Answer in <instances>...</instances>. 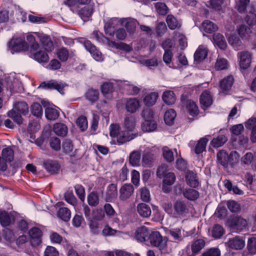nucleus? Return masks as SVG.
Wrapping results in <instances>:
<instances>
[{
  "instance_id": "1",
  "label": "nucleus",
  "mask_w": 256,
  "mask_h": 256,
  "mask_svg": "<svg viewBox=\"0 0 256 256\" xmlns=\"http://www.w3.org/2000/svg\"><path fill=\"white\" fill-rule=\"evenodd\" d=\"M136 124L135 116H126L121 126L117 124H112L110 126V136L116 139L119 145L129 142L136 137L133 133Z\"/></svg>"
},
{
  "instance_id": "2",
  "label": "nucleus",
  "mask_w": 256,
  "mask_h": 256,
  "mask_svg": "<svg viewBox=\"0 0 256 256\" xmlns=\"http://www.w3.org/2000/svg\"><path fill=\"white\" fill-rule=\"evenodd\" d=\"M41 42V46L36 50L30 52V56L40 63H46L49 60L48 52L54 50L53 44L49 36L44 34L38 35Z\"/></svg>"
},
{
  "instance_id": "3",
  "label": "nucleus",
  "mask_w": 256,
  "mask_h": 256,
  "mask_svg": "<svg viewBox=\"0 0 256 256\" xmlns=\"http://www.w3.org/2000/svg\"><path fill=\"white\" fill-rule=\"evenodd\" d=\"M124 24L127 31L131 34L135 31L136 26L138 24V23L136 19L132 18L124 19L113 18L106 23L104 25L106 33L110 36L113 35L114 32L115 26Z\"/></svg>"
},
{
  "instance_id": "4",
  "label": "nucleus",
  "mask_w": 256,
  "mask_h": 256,
  "mask_svg": "<svg viewBox=\"0 0 256 256\" xmlns=\"http://www.w3.org/2000/svg\"><path fill=\"white\" fill-rule=\"evenodd\" d=\"M28 112V106L27 104L24 102H20L14 104L12 110L8 112L7 116L15 123L20 125L22 123V118L20 114L26 115Z\"/></svg>"
},
{
  "instance_id": "5",
  "label": "nucleus",
  "mask_w": 256,
  "mask_h": 256,
  "mask_svg": "<svg viewBox=\"0 0 256 256\" xmlns=\"http://www.w3.org/2000/svg\"><path fill=\"white\" fill-rule=\"evenodd\" d=\"M239 154L236 151H232L228 154L225 150H220L217 154L218 162L224 168L229 165L233 166L238 162Z\"/></svg>"
},
{
  "instance_id": "6",
  "label": "nucleus",
  "mask_w": 256,
  "mask_h": 256,
  "mask_svg": "<svg viewBox=\"0 0 256 256\" xmlns=\"http://www.w3.org/2000/svg\"><path fill=\"white\" fill-rule=\"evenodd\" d=\"M142 116L145 119L142 124V129L144 132H151L155 130L157 128L156 122L152 119L153 112L150 110H144L142 113Z\"/></svg>"
},
{
  "instance_id": "7",
  "label": "nucleus",
  "mask_w": 256,
  "mask_h": 256,
  "mask_svg": "<svg viewBox=\"0 0 256 256\" xmlns=\"http://www.w3.org/2000/svg\"><path fill=\"white\" fill-rule=\"evenodd\" d=\"M237 58L240 70L245 76L246 71L252 63V54L248 51H242L238 53Z\"/></svg>"
},
{
  "instance_id": "8",
  "label": "nucleus",
  "mask_w": 256,
  "mask_h": 256,
  "mask_svg": "<svg viewBox=\"0 0 256 256\" xmlns=\"http://www.w3.org/2000/svg\"><path fill=\"white\" fill-rule=\"evenodd\" d=\"M148 241L150 242L152 246L158 248L162 251H164L167 246L166 240L163 238L158 232H152L148 238Z\"/></svg>"
},
{
  "instance_id": "9",
  "label": "nucleus",
  "mask_w": 256,
  "mask_h": 256,
  "mask_svg": "<svg viewBox=\"0 0 256 256\" xmlns=\"http://www.w3.org/2000/svg\"><path fill=\"white\" fill-rule=\"evenodd\" d=\"M8 48L10 52L24 51L28 50L27 43L24 41V37L13 38L8 43Z\"/></svg>"
},
{
  "instance_id": "10",
  "label": "nucleus",
  "mask_w": 256,
  "mask_h": 256,
  "mask_svg": "<svg viewBox=\"0 0 256 256\" xmlns=\"http://www.w3.org/2000/svg\"><path fill=\"white\" fill-rule=\"evenodd\" d=\"M205 240L202 238H199L194 240L192 243L190 248L188 246L185 250L187 256H194L205 246Z\"/></svg>"
},
{
  "instance_id": "11",
  "label": "nucleus",
  "mask_w": 256,
  "mask_h": 256,
  "mask_svg": "<svg viewBox=\"0 0 256 256\" xmlns=\"http://www.w3.org/2000/svg\"><path fill=\"white\" fill-rule=\"evenodd\" d=\"M84 46L96 60L98 62L103 60L104 56L101 52L90 40H85L84 42Z\"/></svg>"
},
{
  "instance_id": "12",
  "label": "nucleus",
  "mask_w": 256,
  "mask_h": 256,
  "mask_svg": "<svg viewBox=\"0 0 256 256\" xmlns=\"http://www.w3.org/2000/svg\"><path fill=\"white\" fill-rule=\"evenodd\" d=\"M65 85L61 82L55 80H50L48 82L42 83L38 86V88H44L47 90H56L61 94H64V87Z\"/></svg>"
},
{
  "instance_id": "13",
  "label": "nucleus",
  "mask_w": 256,
  "mask_h": 256,
  "mask_svg": "<svg viewBox=\"0 0 256 256\" xmlns=\"http://www.w3.org/2000/svg\"><path fill=\"white\" fill-rule=\"evenodd\" d=\"M119 198L120 200L126 201L130 198L133 194L134 188L130 184H126L122 186L120 189Z\"/></svg>"
},
{
  "instance_id": "14",
  "label": "nucleus",
  "mask_w": 256,
  "mask_h": 256,
  "mask_svg": "<svg viewBox=\"0 0 256 256\" xmlns=\"http://www.w3.org/2000/svg\"><path fill=\"white\" fill-rule=\"evenodd\" d=\"M226 244L231 248L236 250H240L244 248L245 246V242L242 237L240 236H236L230 238Z\"/></svg>"
},
{
  "instance_id": "15",
  "label": "nucleus",
  "mask_w": 256,
  "mask_h": 256,
  "mask_svg": "<svg viewBox=\"0 0 256 256\" xmlns=\"http://www.w3.org/2000/svg\"><path fill=\"white\" fill-rule=\"evenodd\" d=\"M150 234L147 228L142 226L138 228L134 233V238L138 242H143L148 240Z\"/></svg>"
},
{
  "instance_id": "16",
  "label": "nucleus",
  "mask_w": 256,
  "mask_h": 256,
  "mask_svg": "<svg viewBox=\"0 0 256 256\" xmlns=\"http://www.w3.org/2000/svg\"><path fill=\"white\" fill-rule=\"evenodd\" d=\"M29 235L31 238V242L34 246L39 245L41 242L40 237L42 232L40 230L37 228H32L29 232Z\"/></svg>"
},
{
  "instance_id": "17",
  "label": "nucleus",
  "mask_w": 256,
  "mask_h": 256,
  "mask_svg": "<svg viewBox=\"0 0 256 256\" xmlns=\"http://www.w3.org/2000/svg\"><path fill=\"white\" fill-rule=\"evenodd\" d=\"M118 196L117 186L116 184H110L107 188L106 200L108 202H114Z\"/></svg>"
},
{
  "instance_id": "18",
  "label": "nucleus",
  "mask_w": 256,
  "mask_h": 256,
  "mask_svg": "<svg viewBox=\"0 0 256 256\" xmlns=\"http://www.w3.org/2000/svg\"><path fill=\"white\" fill-rule=\"evenodd\" d=\"M200 101L204 110L210 106L212 103V98L210 92L208 90L204 92L200 95Z\"/></svg>"
},
{
  "instance_id": "19",
  "label": "nucleus",
  "mask_w": 256,
  "mask_h": 256,
  "mask_svg": "<svg viewBox=\"0 0 256 256\" xmlns=\"http://www.w3.org/2000/svg\"><path fill=\"white\" fill-rule=\"evenodd\" d=\"M140 106V100L136 98H130L126 103V108L128 112L130 113L136 112L139 110Z\"/></svg>"
},
{
  "instance_id": "20",
  "label": "nucleus",
  "mask_w": 256,
  "mask_h": 256,
  "mask_svg": "<svg viewBox=\"0 0 256 256\" xmlns=\"http://www.w3.org/2000/svg\"><path fill=\"white\" fill-rule=\"evenodd\" d=\"M176 180V176L174 173L168 172L165 175L163 180L162 190L164 192H168L170 189L168 186L173 184Z\"/></svg>"
},
{
  "instance_id": "21",
  "label": "nucleus",
  "mask_w": 256,
  "mask_h": 256,
  "mask_svg": "<svg viewBox=\"0 0 256 256\" xmlns=\"http://www.w3.org/2000/svg\"><path fill=\"white\" fill-rule=\"evenodd\" d=\"M208 55V48L203 45H200L194 54L195 62H199L204 60Z\"/></svg>"
},
{
  "instance_id": "22",
  "label": "nucleus",
  "mask_w": 256,
  "mask_h": 256,
  "mask_svg": "<svg viewBox=\"0 0 256 256\" xmlns=\"http://www.w3.org/2000/svg\"><path fill=\"white\" fill-rule=\"evenodd\" d=\"M158 98L157 92H152L143 96V102L146 106H150L154 105Z\"/></svg>"
},
{
  "instance_id": "23",
  "label": "nucleus",
  "mask_w": 256,
  "mask_h": 256,
  "mask_svg": "<svg viewBox=\"0 0 256 256\" xmlns=\"http://www.w3.org/2000/svg\"><path fill=\"white\" fill-rule=\"evenodd\" d=\"M237 32L242 40H248L252 32L250 28L244 24H242L236 29Z\"/></svg>"
},
{
  "instance_id": "24",
  "label": "nucleus",
  "mask_w": 256,
  "mask_h": 256,
  "mask_svg": "<svg viewBox=\"0 0 256 256\" xmlns=\"http://www.w3.org/2000/svg\"><path fill=\"white\" fill-rule=\"evenodd\" d=\"M229 44L236 50L242 48V42L236 34H231L228 36Z\"/></svg>"
},
{
  "instance_id": "25",
  "label": "nucleus",
  "mask_w": 256,
  "mask_h": 256,
  "mask_svg": "<svg viewBox=\"0 0 256 256\" xmlns=\"http://www.w3.org/2000/svg\"><path fill=\"white\" fill-rule=\"evenodd\" d=\"M138 214L143 218L149 217L152 213L150 206L144 203H140L137 206Z\"/></svg>"
},
{
  "instance_id": "26",
  "label": "nucleus",
  "mask_w": 256,
  "mask_h": 256,
  "mask_svg": "<svg viewBox=\"0 0 256 256\" xmlns=\"http://www.w3.org/2000/svg\"><path fill=\"white\" fill-rule=\"evenodd\" d=\"M245 126L247 128H252L250 140L252 142H256V118L249 119Z\"/></svg>"
},
{
  "instance_id": "27",
  "label": "nucleus",
  "mask_w": 256,
  "mask_h": 256,
  "mask_svg": "<svg viewBox=\"0 0 256 256\" xmlns=\"http://www.w3.org/2000/svg\"><path fill=\"white\" fill-rule=\"evenodd\" d=\"M174 214L176 216L183 215L186 212L187 208L186 204L182 201H176L174 204Z\"/></svg>"
},
{
  "instance_id": "28",
  "label": "nucleus",
  "mask_w": 256,
  "mask_h": 256,
  "mask_svg": "<svg viewBox=\"0 0 256 256\" xmlns=\"http://www.w3.org/2000/svg\"><path fill=\"white\" fill-rule=\"evenodd\" d=\"M214 42L221 50H225L227 44L224 36L220 34H215L213 36Z\"/></svg>"
},
{
  "instance_id": "29",
  "label": "nucleus",
  "mask_w": 256,
  "mask_h": 256,
  "mask_svg": "<svg viewBox=\"0 0 256 256\" xmlns=\"http://www.w3.org/2000/svg\"><path fill=\"white\" fill-rule=\"evenodd\" d=\"M166 22L168 28L170 30H174L180 28L181 26L180 21L172 14H169L167 16Z\"/></svg>"
},
{
  "instance_id": "30",
  "label": "nucleus",
  "mask_w": 256,
  "mask_h": 256,
  "mask_svg": "<svg viewBox=\"0 0 256 256\" xmlns=\"http://www.w3.org/2000/svg\"><path fill=\"white\" fill-rule=\"evenodd\" d=\"M234 82V77L232 76H229L224 78L220 82V87L224 92L229 90Z\"/></svg>"
},
{
  "instance_id": "31",
  "label": "nucleus",
  "mask_w": 256,
  "mask_h": 256,
  "mask_svg": "<svg viewBox=\"0 0 256 256\" xmlns=\"http://www.w3.org/2000/svg\"><path fill=\"white\" fill-rule=\"evenodd\" d=\"M44 166L47 172L51 174L56 173L59 170V166L56 162L47 160L44 163Z\"/></svg>"
},
{
  "instance_id": "32",
  "label": "nucleus",
  "mask_w": 256,
  "mask_h": 256,
  "mask_svg": "<svg viewBox=\"0 0 256 256\" xmlns=\"http://www.w3.org/2000/svg\"><path fill=\"white\" fill-rule=\"evenodd\" d=\"M186 178L187 184L190 186L196 188L198 186V182L196 178V174L192 172H187Z\"/></svg>"
},
{
  "instance_id": "33",
  "label": "nucleus",
  "mask_w": 256,
  "mask_h": 256,
  "mask_svg": "<svg viewBox=\"0 0 256 256\" xmlns=\"http://www.w3.org/2000/svg\"><path fill=\"white\" fill-rule=\"evenodd\" d=\"M163 101L168 104H172L176 100V97L174 92L172 90L165 91L162 94Z\"/></svg>"
},
{
  "instance_id": "34",
  "label": "nucleus",
  "mask_w": 256,
  "mask_h": 256,
  "mask_svg": "<svg viewBox=\"0 0 256 256\" xmlns=\"http://www.w3.org/2000/svg\"><path fill=\"white\" fill-rule=\"evenodd\" d=\"M99 92L97 90L90 88L85 94L86 98L91 103L96 102L98 98Z\"/></svg>"
},
{
  "instance_id": "35",
  "label": "nucleus",
  "mask_w": 256,
  "mask_h": 256,
  "mask_svg": "<svg viewBox=\"0 0 256 256\" xmlns=\"http://www.w3.org/2000/svg\"><path fill=\"white\" fill-rule=\"evenodd\" d=\"M105 217V214L102 208H95L92 212V220L90 221H101Z\"/></svg>"
},
{
  "instance_id": "36",
  "label": "nucleus",
  "mask_w": 256,
  "mask_h": 256,
  "mask_svg": "<svg viewBox=\"0 0 256 256\" xmlns=\"http://www.w3.org/2000/svg\"><path fill=\"white\" fill-rule=\"evenodd\" d=\"M108 46L110 48L124 50L126 52L132 50V48L130 46L121 42H116L114 41H108Z\"/></svg>"
},
{
  "instance_id": "37",
  "label": "nucleus",
  "mask_w": 256,
  "mask_h": 256,
  "mask_svg": "<svg viewBox=\"0 0 256 256\" xmlns=\"http://www.w3.org/2000/svg\"><path fill=\"white\" fill-rule=\"evenodd\" d=\"M229 66V64L226 58L218 57L216 62L214 68L216 70H221L227 69Z\"/></svg>"
},
{
  "instance_id": "38",
  "label": "nucleus",
  "mask_w": 256,
  "mask_h": 256,
  "mask_svg": "<svg viewBox=\"0 0 256 256\" xmlns=\"http://www.w3.org/2000/svg\"><path fill=\"white\" fill-rule=\"evenodd\" d=\"M45 115L48 120H53L59 116V112L56 108H47L45 110Z\"/></svg>"
},
{
  "instance_id": "39",
  "label": "nucleus",
  "mask_w": 256,
  "mask_h": 256,
  "mask_svg": "<svg viewBox=\"0 0 256 256\" xmlns=\"http://www.w3.org/2000/svg\"><path fill=\"white\" fill-rule=\"evenodd\" d=\"M208 139L206 137L202 138L198 142L194 148V152L196 154L202 152L206 150V146Z\"/></svg>"
},
{
  "instance_id": "40",
  "label": "nucleus",
  "mask_w": 256,
  "mask_h": 256,
  "mask_svg": "<svg viewBox=\"0 0 256 256\" xmlns=\"http://www.w3.org/2000/svg\"><path fill=\"white\" fill-rule=\"evenodd\" d=\"M184 196L188 200H194L199 196L198 191L192 188H186L183 190Z\"/></svg>"
},
{
  "instance_id": "41",
  "label": "nucleus",
  "mask_w": 256,
  "mask_h": 256,
  "mask_svg": "<svg viewBox=\"0 0 256 256\" xmlns=\"http://www.w3.org/2000/svg\"><path fill=\"white\" fill-rule=\"evenodd\" d=\"M202 28L207 33H212L216 31L218 27L212 22L206 20L204 21L202 26Z\"/></svg>"
},
{
  "instance_id": "42",
  "label": "nucleus",
  "mask_w": 256,
  "mask_h": 256,
  "mask_svg": "<svg viewBox=\"0 0 256 256\" xmlns=\"http://www.w3.org/2000/svg\"><path fill=\"white\" fill-rule=\"evenodd\" d=\"M176 112L173 109L168 110L165 112L164 116V120L166 123L168 125L172 124L176 117Z\"/></svg>"
},
{
  "instance_id": "43",
  "label": "nucleus",
  "mask_w": 256,
  "mask_h": 256,
  "mask_svg": "<svg viewBox=\"0 0 256 256\" xmlns=\"http://www.w3.org/2000/svg\"><path fill=\"white\" fill-rule=\"evenodd\" d=\"M8 86L11 91L14 92H17V86L20 84L18 80L15 78L14 76H10L7 82Z\"/></svg>"
},
{
  "instance_id": "44",
  "label": "nucleus",
  "mask_w": 256,
  "mask_h": 256,
  "mask_svg": "<svg viewBox=\"0 0 256 256\" xmlns=\"http://www.w3.org/2000/svg\"><path fill=\"white\" fill-rule=\"evenodd\" d=\"M224 186L228 191H232L234 194L238 195H242L244 194L242 190H240L237 186H233L229 180H225L224 181Z\"/></svg>"
},
{
  "instance_id": "45",
  "label": "nucleus",
  "mask_w": 256,
  "mask_h": 256,
  "mask_svg": "<svg viewBox=\"0 0 256 256\" xmlns=\"http://www.w3.org/2000/svg\"><path fill=\"white\" fill-rule=\"evenodd\" d=\"M54 131L58 136H64L68 132V129L65 124L58 123L54 125Z\"/></svg>"
},
{
  "instance_id": "46",
  "label": "nucleus",
  "mask_w": 256,
  "mask_h": 256,
  "mask_svg": "<svg viewBox=\"0 0 256 256\" xmlns=\"http://www.w3.org/2000/svg\"><path fill=\"white\" fill-rule=\"evenodd\" d=\"M92 12L93 10L92 8L90 6H87L84 7L80 10L78 14L84 21H86L92 16Z\"/></svg>"
},
{
  "instance_id": "47",
  "label": "nucleus",
  "mask_w": 256,
  "mask_h": 256,
  "mask_svg": "<svg viewBox=\"0 0 256 256\" xmlns=\"http://www.w3.org/2000/svg\"><path fill=\"white\" fill-rule=\"evenodd\" d=\"M186 110L189 114L192 116L198 114V107L196 104L192 100H188L186 102Z\"/></svg>"
},
{
  "instance_id": "48",
  "label": "nucleus",
  "mask_w": 256,
  "mask_h": 256,
  "mask_svg": "<svg viewBox=\"0 0 256 256\" xmlns=\"http://www.w3.org/2000/svg\"><path fill=\"white\" fill-rule=\"evenodd\" d=\"M58 216L62 220L68 222L70 220L71 213L68 208H62L59 209Z\"/></svg>"
},
{
  "instance_id": "49",
  "label": "nucleus",
  "mask_w": 256,
  "mask_h": 256,
  "mask_svg": "<svg viewBox=\"0 0 256 256\" xmlns=\"http://www.w3.org/2000/svg\"><path fill=\"white\" fill-rule=\"evenodd\" d=\"M87 200L90 206H96L99 204V196L96 192H92L88 196Z\"/></svg>"
},
{
  "instance_id": "50",
  "label": "nucleus",
  "mask_w": 256,
  "mask_h": 256,
  "mask_svg": "<svg viewBox=\"0 0 256 256\" xmlns=\"http://www.w3.org/2000/svg\"><path fill=\"white\" fill-rule=\"evenodd\" d=\"M172 56L171 50H166L163 56V60L170 68H176V66L172 62Z\"/></svg>"
},
{
  "instance_id": "51",
  "label": "nucleus",
  "mask_w": 256,
  "mask_h": 256,
  "mask_svg": "<svg viewBox=\"0 0 256 256\" xmlns=\"http://www.w3.org/2000/svg\"><path fill=\"white\" fill-rule=\"evenodd\" d=\"M90 38L94 39L99 42H104L108 45V41H110L108 38L104 36L98 30H95L92 34Z\"/></svg>"
},
{
  "instance_id": "52",
  "label": "nucleus",
  "mask_w": 256,
  "mask_h": 256,
  "mask_svg": "<svg viewBox=\"0 0 256 256\" xmlns=\"http://www.w3.org/2000/svg\"><path fill=\"white\" fill-rule=\"evenodd\" d=\"M11 222L9 214L4 210H0V223L2 226H8Z\"/></svg>"
},
{
  "instance_id": "53",
  "label": "nucleus",
  "mask_w": 256,
  "mask_h": 256,
  "mask_svg": "<svg viewBox=\"0 0 256 256\" xmlns=\"http://www.w3.org/2000/svg\"><path fill=\"white\" fill-rule=\"evenodd\" d=\"M114 88L113 84L110 82H106L102 86V92L104 96L108 95V98H110L111 96V92Z\"/></svg>"
},
{
  "instance_id": "54",
  "label": "nucleus",
  "mask_w": 256,
  "mask_h": 256,
  "mask_svg": "<svg viewBox=\"0 0 256 256\" xmlns=\"http://www.w3.org/2000/svg\"><path fill=\"white\" fill-rule=\"evenodd\" d=\"M227 140L224 135L218 136L216 138H214L210 142L211 145L214 148H218L222 146Z\"/></svg>"
},
{
  "instance_id": "55",
  "label": "nucleus",
  "mask_w": 256,
  "mask_h": 256,
  "mask_svg": "<svg viewBox=\"0 0 256 256\" xmlns=\"http://www.w3.org/2000/svg\"><path fill=\"white\" fill-rule=\"evenodd\" d=\"M2 156L6 160L10 162L14 158V151L10 148H6L2 150Z\"/></svg>"
},
{
  "instance_id": "56",
  "label": "nucleus",
  "mask_w": 256,
  "mask_h": 256,
  "mask_svg": "<svg viewBox=\"0 0 256 256\" xmlns=\"http://www.w3.org/2000/svg\"><path fill=\"white\" fill-rule=\"evenodd\" d=\"M154 156L151 152L146 150L142 156V162L145 165L150 166L154 162Z\"/></svg>"
},
{
  "instance_id": "57",
  "label": "nucleus",
  "mask_w": 256,
  "mask_h": 256,
  "mask_svg": "<svg viewBox=\"0 0 256 256\" xmlns=\"http://www.w3.org/2000/svg\"><path fill=\"white\" fill-rule=\"evenodd\" d=\"M140 160V153L138 151L132 152L130 156V162L133 166L139 164Z\"/></svg>"
},
{
  "instance_id": "58",
  "label": "nucleus",
  "mask_w": 256,
  "mask_h": 256,
  "mask_svg": "<svg viewBox=\"0 0 256 256\" xmlns=\"http://www.w3.org/2000/svg\"><path fill=\"white\" fill-rule=\"evenodd\" d=\"M62 148L66 153L70 155L72 154L74 150V146L70 140H65L62 143Z\"/></svg>"
},
{
  "instance_id": "59",
  "label": "nucleus",
  "mask_w": 256,
  "mask_h": 256,
  "mask_svg": "<svg viewBox=\"0 0 256 256\" xmlns=\"http://www.w3.org/2000/svg\"><path fill=\"white\" fill-rule=\"evenodd\" d=\"M245 20L250 26H252L255 24L256 22V14L254 9L249 11L245 18Z\"/></svg>"
},
{
  "instance_id": "60",
  "label": "nucleus",
  "mask_w": 256,
  "mask_h": 256,
  "mask_svg": "<svg viewBox=\"0 0 256 256\" xmlns=\"http://www.w3.org/2000/svg\"><path fill=\"white\" fill-rule=\"evenodd\" d=\"M27 40L30 44V52L32 50L36 51L40 48V45L36 42L34 37L32 34L27 36Z\"/></svg>"
},
{
  "instance_id": "61",
  "label": "nucleus",
  "mask_w": 256,
  "mask_h": 256,
  "mask_svg": "<svg viewBox=\"0 0 256 256\" xmlns=\"http://www.w3.org/2000/svg\"><path fill=\"white\" fill-rule=\"evenodd\" d=\"M76 124L82 131L86 130L88 126V120L86 116H80L76 120Z\"/></svg>"
},
{
  "instance_id": "62",
  "label": "nucleus",
  "mask_w": 256,
  "mask_h": 256,
  "mask_svg": "<svg viewBox=\"0 0 256 256\" xmlns=\"http://www.w3.org/2000/svg\"><path fill=\"white\" fill-rule=\"evenodd\" d=\"M56 53L58 58L60 60L66 62L68 59L69 52L66 48H59Z\"/></svg>"
},
{
  "instance_id": "63",
  "label": "nucleus",
  "mask_w": 256,
  "mask_h": 256,
  "mask_svg": "<svg viewBox=\"0 0 256 256\" xmlns=\"http://www.w3.org/2000/svg\"><path fill=\"white\" fill-rule=\"evenodd\" d=\"M31 112L33 115L40 117L42 114V107L40 104L35 102L32 106Z\"/></svg>"
},
{
  "instance_id": "64",
  "label": "nucleus",
  "mask_w": 256,
  "mask_h": 256,
  "mask_svg": "<svg viewBox=\"0 0 256 256\" xmlns=\"http://www.w3.org/2000/svg\"><path fill=\"white\" fill-rule=\"evenodd\" d=\"M4 238L6 241L10 243L15 241L16 240V236L14 232L9 229L5 230L4 232Z\"/></svg>"
}]
</instances>
